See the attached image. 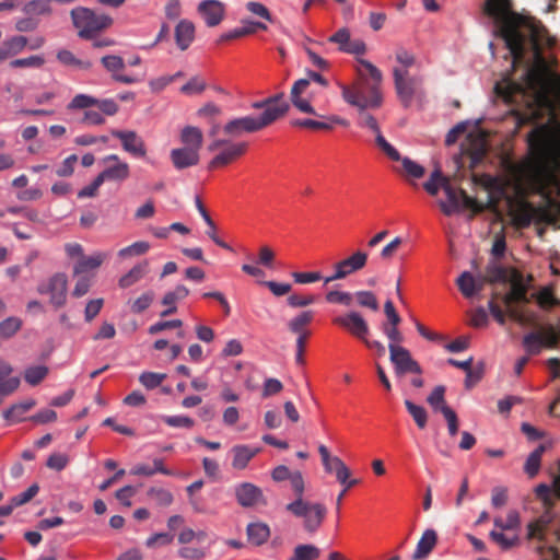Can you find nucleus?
I'll use <instances>...</instances> for the list:
<instances>
[{"mask_svg":"<svg viewBox=\"0 0 560 560\" xmlns=\"http://www.w3.org/2000/svg\"><path fill=\"white\" fill-rule=\"evenodd\" d=\"M255 109H264L262 113H269L272 117V124L283 117L290 108L289 103L284 98V93L280 92L265 100L252 104Z\"/></svg>","mask_w":560,"mask_h":560,"instance_id":"nucleus-17","label":"nucleus"},{"mask_svg":"<svg viewBox=\"0 0 560 560\" xmlns=\"http://www.w3.org/2000/svg\"><path fill=\"white\" fill-rule=\"evenodd\" d=\"M108 254L103 252H96L91 256H82L73 266V275L79 276L88 272L89 270H95L107 259Z\"/></svg>","mask_w":560,"mask_h":560,"instance_id":"nucleus-27","label":"nucleus"},{"mask_svg":"<svg viewBox=\"0 0 560 560\" xmlns=\"http://www.w3.org/2000/svg\"><path fill=\"white\" fill-rule=\"evenodd\" d=\"M545 451L546 446L544 444H540L528 455L525 462L524 470L529 477H534L538 474L541 457Z\"/></svg>","mask_w":560,"mask_h":560,"instance_id":"nucleus-40","label":"nucleus"},{"mask_svg":"<svg viewBox=\"0 0 560 560\" xmlns=\"http://www.w3.org/2000/svg\"><path fill=\"white\" fill-rule=\"evenodd\" d=\"M260 452L259 447H250L245 444L234 445L231 448L233 456L232 467L237 470L245 469L249 462Z\"/></svg>","mask_w":560,"mask_h":560,"instance_id":"nucleus-25","label":"nucleus"},{"mask_svg":"<svg viewBox=\"0 0 560 560\" xmlns=\"http://www.w3.org/2000/svg\"><path fill=\"white\" fill-rule=\"evenodd\" d=\"M489 536L503 550H509V549L513 548L515 545H517V542H518V537L517 536H514V537L510 538V537L505 536L502 533V530L501 532L491 530Z\"/></svg>","mask_w":560,"mask_h":560,"instance_id":"nucleus-60","label":"nucleus"},{"mask_svg":"<svg viewBox=\"0 0 560 560\" xmlns=\"http://www.w3.org/2000/svg\"><path fill=\"white\" fill-rule=\"evenodd\" d=\"M165 378L166 374L164 373L143 372L139 376V382L147 389H154L160 386Z\"/></svg>","mask_w":560,"mask_h":560,"instance_id":"nucleus-56","label":"nucleus"},{"mask_svg":"<svg viewBox=\"0 0 560 560\" xmlns=\"http://www.w3.org/2000/svg\"><path fill=\"white\" fill-rule=\"evenodd\" d=\"M482 12L493 20L494 33L504 40L513 68L524 62L527 50L533 51L539 65H545L541 43L547 30L540 21L515 12L512 0H486Z\"/></svg>","mask_w":560,"mask_h":560,"instance_id":"nucleus-1","label":"nucleus"},{"mask_svg":"<svg viewBox=\"0 0 560 560\" xmlns=\"http://www.w3.org/2000/svg\"><path fill=\"white\" fill-rule=\"evenodd\" d=\"M154 298H155V294L152 290H148V291L143 292L136 300L129 302L130 311L133 314L143 313L151 306V304L154 301Z\"/></svg>","mask_w":560,"mask_h":560,"instance_id":"nucleus-45","label":"nucleus"},{"mask_svg":"<svg viewBox=\"0 0 560 560\" xmlns=\"http://www.w3.org/2000/svg\"><path fill=\"white\" fill-rule=\"evenodd\" d=\"M343 100L357 108H378L382 105V94L376 84L359 81L353 85L341 84Z\"/></svg>","mask_w":560,"mask_h":560,"instance_id":"nucleus-4","label":"nucleus"},{"mask_svg":"<svg viewBox=\"0 0 560 560\" xmlns=\"http://www.w3.org/2000/svg\"><path fill=\"white\" fill-rule=\"evenodd\" d=\"M37 292L49 296V303L55 308H60L67 303L68 277L63 272H57L42 281L37 285Z\"/></svg>","mask_w":560,"mask_h":560,"instance_id":"nucleus-10","label":"nucleus"},{"mask_svg":"<svg viewBox=\"0 0 560 560\" xmlns=\"http://www.w3.org/2000/svg\"><path fill=\"white\" fill-rule=\"evenodd\" d=\"M442 189L444 190L448 202L443 200L439 201V207L445 215H452L458 211L460 203L464 208L470 209L474 213H479L483 210V206L477 199L470 197L464 189H455L451 182L443 183Z\"/></svg>","mask_w":560,"mask_h":560,"instance_id":"nucleus-8","label":"nucleus"},{"mask_svg":"<svg viewBox=\"0 0 560 560\" xmlns=\"http://www.w3.org/2000/svg\"><path fill=\"white\" fill-rule=\"evenodd\" d=\"M332 324L343 328L351 336L362 342L368 338L370 327L365 318L357 311H350L343 315L336 316Z\"/></svg>","mask_w":560,"mask_h":560,"instance_id":"nucleus-14","label":"nucleus"},{"mask_svg":"<svg viewBox=\"0 0 560 560\" xmlns=\"http://www.w3.org/2000/svg\"><path fill=\"white\" fill-rule=\"evenodd\" d=\"M269 536H270V529H269L268 525L265 523H260V522L250 523L247 526L248 540L256 546H259V545H262L264 542H266L267 539L269 538Z\"/></svg>","mask_w":560,"mask_h":560,"instance_id":"nucleus-39","label":"nucleus"},{"mask_svg":"<svg viewBox=\"0 0 560 560\" xmlns=\"http://www.w3.org/2000/svg\"><path fill=\"white\" fill-rule=\"evenodd\" d=\"M58 60L66 65V66H72L80 69H90L92 67V63L90 61H84L78 59L70 50L61 49L57 54Z\"/></svg>","mask_w":560,"mask_h":560,"instance_id":"nucleus-49","label":"nucleus"},{"mask_svg":"<svg viewBox=\"0 0 560 560\" xmlns=\"http://www.w3.org/2000/svg\"><path fill=\"white\" fill-rule=\"evenodd\" d=\"M234 494L237 503L242 508H253L260 504H267L262 490L252 482H241L236 485L234 488Z\"/></svg>","mask_w":560,"mask_h":560,"instance_id":"nucleus-15","label":"nucleus"},{"mask_svg":"<svg viewBox=\"0 0 560 560\" xmlns=\"http://www.w3.org/2000/svg\"><path fill=\"white\" fill-rule=\"evenodd\" d=\"M198 10L209 27L219 25L224 18V7L218 0L202 1Z\"/></svg>","mask_w":560,"mask_h":560,"instance_id":"nucleus-22","label":"nucleus"},{"mask_svg":"<svg viewBox=\"0 0 560 560\" xmlns=\"http://www.w3.org/2000/svg\"><path fill=\"white\" fill-rule=\"evenodd\" d=\"M150 249V244L145 241L135 242L118 250L117 256L121 259H128L144 255Z\"/></svg>","mask_w":560,"mask_h":560,"instance_id":"nucleus-43","label":"nucleus"},{"mask_svg":"<svg viewBox=\"0 0 560 560\" xmlns=\"http://www.w3.org/2000/svg\"><path fill=\"white\" fill-rule=\"evenodd\" d=\"M285 510L293 516L302 520L303 528L308 534H315L323 525L327 515V508L323 503L311 502L304 499L288 503Z\"/></svg>","mask_w":560,"mask_h":560,"instance_id":"nucleus-3","label":"nucleus"},{"mask_svg":"<svg viewBox=\"0 0 560 560\" xmlns=\"http://www.w3.org/2000/svg\"><path fill=\"white\" fill-rule=\"evenodd\" d=\"M526 288L522 283H513L511 291L502 296L505 306H512L515 302H527Z\"/></svg>","mask_w":560,"mask_h":560,"instance_id":"nucleus-44","label":"nucleus"},{"mask_svg":"<svg viewBox=\"0 0 560 560\" xmlns=\"http://www.w3.org/2000/svg\"><path fill=\"white\" fill-rule=\"evenodd\" d=\"M109 180H119L122 182L127 179L130 175L129 165L126 162H118L113 166H108L105 168Z\"/></svg>","mask_w":560,"mask_h":560,"instance_id":"nucleus-55","label":"nucleus"},{"mask_svg":"<svg viewBox=\"0 0 560 560\" xmlns=\"http://www.w3.org/2000/svg\"><path fill=\"white\" fill-rule=\"evenodd\" d=\"M352 295L353 302L355 301L359 306L370 308L374 312L378 310V301L372 291H357L352 293Z\"/></svg>","mask_w":560,"mask_h":560,"instance_id":"nucleus-46","label":"nucleus"},{"mask_svg":"<svg viewBox=\"0 0 560 560\" xmlns=\"http://www.w3.org/2000/svg\"><path fill=\"white\" fill-rule=\"evenodd\" d=\"M104 305V299H93L90 300L84 308V319L88 323H91L101 312Z\"/></svg>","mask_w":560,"mask_h":560,"instance_id":"nucleus-64","label":"nucleus"},{"mask_svg":"<svg viewBox=\"0 0 560 560\" xmlns=\"http://www.w3.org/2000/svg\"><path fill=\"white\" fill-rule=\"evenodd\" d=\"M319 555V549L314 545H299L289 560H316Z\"/></svg>","mask_w":560,"mask_h":560,"instance_id":"nucleus-48","label":"nucleus"},{"mask_svg":"<svg viewBox=\"0 0 560 560\" xmlns=\"http://www.w3.org/2000/svg\"><path fill=\"white\" fill-rule=\"evenodd\" d=\"M521 521H520V514L515 510H511L505 520H502L501 517L494 518V526L499 528L500 530H512L520 527Z\"/></svg>","mask_w":560,"mask_h":560,"instance_id":"nucleus-51","label":"nucleus"},{"mask_svg":"<svg viewBox=\"0 0 560 560\" xmlns=\"http://www.w3.org/2000/svg\"><path fill=\"white\" fill-rule=\"evenodd\" d=\"M50 0H32L24 5V12L28 15H42L50 12Z\"/></svg>","mask_w":560,"mask_h":560,"instance_id":"nucleus-58","label":"nucleus"},{"mask_svg":"<svg viewBox=\"0 0 560 560\" xmlns=\"http://www.w3.org/2000/svg\"><path fill=\"white\" fill-rule=\"evenodd\" d=\"M456 284L465 298H472L482 290L483 281H477L469 271H464L458 277Z\"/></svg>","mask_w":560,"mask_h":560,"instance_id":"nucleus-36","label":"nucleus"},{"mask_svg":"<svg viewBox=\"0 0 560 560\" xmlns=\"http://www.w3.org/2000/svg\"><path fill=\"white\" fill-rule=\"evenodd\" d=\"M48 372L46 365L30 366L24 371V380L27 384L36 386L48 375Z\"/></svg>","mask_w":560,"mask_h":560,"instance_id":"nucleus-47","label":"nucleus"},{"mask_svg":"<svg viewBox=\"0 0 560 560\" xmlns=\"http://www.w3.org/2000/svg\"><path fill=\"white\" fill-rule=\"evenodd\" d=\"M149 272L148 260L135 265L127 273L121 276L118 280V285L121 289H127L139 282Z\"/></svg>","mask_w":560,"mask_h":560,"instance_id":"nucleus-32","label":"nucleus"},{"mask_svg":"<svg viewBox=\"0 0 560 560\" xmlns=\"http://www.w3.org/2000/svg\"><path fill=\"white\" fill-rule=\"evenodd\" d=\"M535 493L536 497L542 502L544 508L546 510V514L530 522L527 525V538H536L541 540L544 537V532L546 530L551 521V516H549V513L555 508L556 501L560 500V497L555 494L553 483L551 485V487L545 483L538 485L535 489ZM540 555V560H560V552L555 547L541 549Z\"/></svg>","mask_w":560,"mask_h":560,"instance_id":"nucleus-2","label":"nucleus"},{"mask_svg":"<svg viewBox=\"0 0 560 560\" xmlns=\"http://www.w3.org/2000/svg\"><path fill=\"white\" fill-rule=\"evenodd\" d=\"M35 406V400L28 399L19 404L12 405L10 408L5 409L2 413L3 418L10 422L15 423L23 420L24 413H26L30 409Z\"/></svg>","mask_w":560,"mask_h":560,"instance_id":"nucleus-38","label":"nucleus"},{"mask_svg":"<svg viewBox=\"0 0 560 560\" xmlns=\"http://www.w3.org/2000/svg\"><path fill=\"white\" fill-rule=\"evenodd\" d=\"M97 103V98L86 95V94H77L71 102L67 105L69 110L74 109H90L91 107H95Z\"/></svg>","mask_w":560,"mask_h":560,"instance_id":"nucleus-53","label":"nucleus"},{"mask_svg":"<svg viewBox=\"0 0 560 560\" xmlns=\"http://www.w3.org/2000/svg\"><path fill=\"white\" fill-rule=\"evenodd\" d=\"M357 71L361 81L370 82V84H376L377 88L381 86L383 80L382 72L369 60L358 59Z\"/></svg>","mask_w":560,"mask_h":560,"instance_id":"nucleus-30","label":"nucleus"},{"mask_svg":"<svg viewBox=\"0 0 560 560\" xmlns=\"http://www.w3.org/2000/svg\"><path fill=\"white\" fill-rule=\"evenodd\" d=\"M558 343V336L552 327L545 331L529 332L524 336L523 345L533 354L540 352L544 346L553 347Z\"/></svg>","mask_w":560,"mask_h":560,"instance_id":"nucleus-18","label":"nucleus"},{"mask_svg":"<svg viewBox=\"0 0 560 560\" xmlns=\"http://www.w3.org/2000/svg\"><path fill=\"white\" fill-rule=\"evenodd\" d=\"M209 152L221 150L208 163V170H214L231 164L245 154L247 150L246 142H232L229 139H213L208 145Z\"/></svg>","mask_w":560,"mask_h":560,"instance_id":"nucleus-7","label":"nucleus"},{"mask_svg":"<svg viewBox=\"0 0 560 560\" xmlns=\"http://www.w3.org/2000/svg\"><path fill=\"white\" fill-rule=\"evenodd\" d=\"M39 491V487L37 483H33L25 491L14 495L11 501L13 502V506L18 508L23 504L30 502Z\"/></svg>","mask_w":560,"mask_h":560,"instance_id":"nucleus-63","label":"nucleus"},{"mask_svg":"<svg viewBox=\"0 0 560 560\" xmlns=\"http://www.w3.org/2000/svg\"><path fill=\"white\" fill-rule=\"evenodd\" d=\"M376 145L393 161H400L399 152L383 137L382 132L375 135Z\"/></svg>","mask_w":560,"mask_h":560,"instance_id":"nucleus-59","label":"nucleus"},{"mask_svg":"<svg viewBox=\"0 0 560 560\" xmlns=\"http://www.w3.org/2000/svg\"><path fill=\"white\" fill-rule=\"evenodd\" d=\"M27 45L25 36H13L0 45V62L22 52Z\"/></svg>","mask_w":560,"mask_h":560,"instance_id":"nucleus-34","label":"nucleus"},{"mask_svg":"<svg viewBox=\"0 0 560 560\" xmlns=\"http://www.w3.org/2000/svg\"><path fill=\"white\" fill-rule=\"evenodd\" d=\"M393 75L398 98L405 107H409L417 93L420 80L416 77H409L407 69L394 68Z\"/></svg>","mask_w":560,"mask_h":560,"instance_id":"nucleus-13","label":"nucleus"},{"mask_svg":"<svg viewBox=\"0 0 560 560\" xmlns=\"http://www.w3.org/2000/svg\"><path fill=\"white\" fill-rule=\"evenodd\" d=\"M22 320L18 317H8L0 323V336L2 338H11L14 336L21 328Z\"/></svg>","mask_w":560,"mask_h":560,"instance_id":"nucleus-54","label":"nucleus"},{"mask_svg":"<svg viewBox=\"0 0 560 560\" xmlns=\"http://www.w3.org/2000/svg\"><path fill=\"white\" fill-rule=\"evenodd\" d=\"M73 25L79 30V36L84 39L93 38L98 32L109 27L113 19L106 14H96L88 8H77L71 11Z\"/></svg>","mask_w":560,"mask_h":560,"instance_id":"nucleus-5","label":"nucleus"},{"mask_svg":"<svg viewBox=\"0 0 560 560\" xmlns=\"http://www.w3.org/2000/svg\"><path fill=\"white\" fill-rule=\"evenodd\" d=\"M195 38V26L188 20H182L175 27V40L180 50H186Z\"/></svg>","mask_w":560,"mask_h":560,"instance_id":"nucleus-31","label":"nucleus"},{"mask_svg":"<svg viewBox=\"0 0 560 560\" xmlns=\"http://www.w3.org/2000/svg\"><path fill=\"white\" fill-rule=\"evenodd\" d=\"M148 497L161 506H168L173 502V494L163 488H150L148 490Z\"/></svg>","mask_w":560,"mask_h":560,"instance_id":"nucleus-57","label":"nucleus"},{"mask_svg":"<svg viewBox=\"0 0 560 560\" xmlns=\"http://www.w3.org/2000/svg\"><path fill=\"white\" fill-rule=\"evenodd\" d=\"M369 108H358V126L370 129L375 135L381 131L376 118L368 112Z\"/></svg>","mask_w":560,"mask_h":560,"instance_id":"nucleus-52","label":"nucleus"},{"mask_svg":"<svg viewBox=\"0 0 560 560\" xmlns=\"http://www.w3.org/2000/svg\"><path fill=\"white\" fill-rule=\"evenodd\" d=\"M189 290L185 285H177L173 291L166 292L161 302L167 307L161 313V316L166 317L176 313V303L187 298Z\"/></svg>","mask_w":560,"mask_h":560,"instance_id":"nucleus-28","label":"nucleus"},{"mask_svg":"<svg viewBox=\"0 0 560 560\" xmlns=\"http://www.w3.org/2000/svg\"><path fill=\"white\" fill-rule=\"evenodd\" d=\"M438 542V534L434 529H425L419 539L412 560H424L432 552Z\"/></svg>","mask_w":560,"mask_h":560,"instance_id":"nucleus-26","label":"nucleus"},{"mask_svg":"<svg viewBox=\"0 0 560 560\" xmlns=\"http://www.w3.org/2000/svg\"><path fill=\"white\" fill-rule=\"evenodd\" d=\"M272 124L269 113H261L260 116H244L228 121L223 132L232 138L241 137L243 133H254L262 130Z\"/></svg>","mask_w":560,"mask_h":560,"instance_id":"nucleus-9","label":"nucleus"},{"mask_svg":"<svg viewBox=\"0 0 560 560\" xmlns=\"http://www.w3.org/2000/svg\"><path fill=\"white\" fill-rule=\"evenodd\" d=\"M325 118V121H320V120H315V119H311V118H299V119H293L291 121V125L294 126V127H300V128H306V129H313V130H330L332 129V125L334 124H338V125H343V126H347L348 122L347 120L338 117V116H323Z\"/></svg>","mask_w":560,"mask_h":560,"instance_id":"nucleus-24","label":"nucleus"},{"mask_svg":"<svg viewBox=\"0 0 560 560\" xmlns=\"http://www.w3.org/2000/svg\"><path fill=\"white\" fill-rule=\"evenodd\" d=\"M203 135L198 127L186 126L180 131V142L184 147L200 152Z\"/></svg>","mask_w":560,"mask_h":560,"instance_id":"nucleus-37","label":"nucleus"},{"mask_svg":"<svg viewBox=\"0 0 560 560\" xmlns=\"http://www.w3.org/2000/svg\"><path fill=\"white\" fill-rule=\"evenodd\" d=\"M112 136L119 139L122 149L137 158H143L147 154L145 143L136 131L132 130H112Z\"/></svg>","mask_w":560,"mask_h":560,"instance_id":"nucleus-19","label":"nucleus"},{"mask_svg":"<svg viewBox=\"0 0 560 560\" xmlns=\"http://www.w3.org/2000/svg\"><path fill=\"white\" fill-rule=\"evenodd\" d=\"M170 160L177 171L194 167L200 162V152L186 147L174 148L170 151Z\"/></svg>","mask_w":560,"mask_h":560,"instance_id":"nucleus-20","label":"nucleus"},{"mask_svg":"<svg viewBox=\"0 0 560 560\" xmlns=\"http://www.w3.org/2000/svg\"><path fill=\"white\" fill-rule=\"evenodd\" d=\"M325 299L328 303L341 304L345 306H351L353 304L352 293L345 291H329Z\"/></svg>","mask_w":560,"mask_h":560,"instance_id":"nucleus-61","label":"nucleus"},{"mask_svg":"<svg viewBox=\"0 0 560 560\" xmlns=\"http://www.w3.org/2000/svg\"><path fill=\"white\" fill-rule=\"evenodd\" d=\"M314 319V312L311 310L303 311L294 316L288 323V329L298 336L305 334V336H310L311 331L307 329V326Z\"/></svg>","mask_w":560,"mask_h":560,"instance_id":"nucleus-35","label":"nucleus"},{"mask_svg":"<svg viewBox=\"0 0 560 560\" xmlns=\"http://www.w3.org/2000/svg\"><path fill=\"white\" fill-rule=\"evenodd\" d=\"M369 254L363 249L354 250L350 256L334 265V275L325 279V283L341 280L365 268Z\"/></svg>","mask_w":560,"mask_h":560,"instance_id":"nucleus-11","label":"nucleus"},{"mask_svg":"<svg viewBox=\"0 0 560 560\" xmlns=\"http://www.w3.org/2000/svg\"><path fill=\"white\" fill-rule=\"evenodd\" d=\"M162 421L173 428H187L194 427L195 421L187 416H162Z\"/></svg>","mask_w":560,"mask_h":560,"instance_id":"nucleus-62","label":"nucleus"},{"mask_svg":"<svg viewBox=\"0 0 560 560\" xmlns=\"http://www.w3.org/2000/svg\"><path fill=\"white\" fill-rule=\"evenodd\" d=\"M318 453L325 471L334 474L338 482L346 485L348 477H350V470L341 458L332 456L324 444L318 446Z\"/></svg>","mask_w":560,"mask_h":560,"instance_id":"nucleus-16","label":"nucleus"},{"mask_svg":"<svg viewBox=\"0 0 560 560\" xmlns=\"http://www.w3.org/2000/svg\"><path fill=\"white\" fill-rule=\"evenodd\" d=\"M528 145L537 159L542 160L547 154L548 143L544 127L533 129L528 135Z\"/></svg>","mask_w":560,"mask_h":560,"instance_id":"nucleus-29","label":"nucleus"},{"mask_svg":"<svg viewBox=\"0 0 560 560\" xmlns=\"http://www.w3.org/2000/svg\"><path fill=\"white\" fill-rule=\"evenodd\" d=\"M405 406L409 415L412 417L417 427L423 430L428 423V412L424 407L416 405L409 399L405 400Z\"/></svg>","mask_w":560,"mask_h":560,"instance_id":"nucleus-42","label":"nucleus"},{"mask_svg":"<svg viewBox=\"0 0 560 560\" xmlns=\"http://www.w3.org/2000/svg\"><path fill=\"white\" fill-rule=\"evenodd\" d=\"M445 387L438 385L434 387L432 393L428 396L427 401L434 411L442 412L443 408L448 407L445 402Z\"/></svg>","mask_w":560,"mask_h":560,"instance_id":"nucleus-50","label":"nucleus"},{"mask_svg":"<svg viewBox=\"0 0 560 560\" xmlns=\"http://www.w3.org/2000/svg\"><path fill=\"white\" fill-rule=\"evenodd\" d=\"M308 86L310 80L299 79L295 81L290 92L291 102L293 106L300 112L319 116L311 105L310 101L302 97V94L307 90Z\"/></svg>","mask_w":560,"mask_h":560,"instance_id":"nucleus-21","label":"nucleus"},{"mask_svg":"<svg viewBox=\"0 0 560 560\" xmlns=\"http://www.w3.org/2000/svg\"><path fill=\"white\" fill-rule=\"evenodd\" d=\"M522 78L523 82H514L510 79H506L501 83H497L494 86L495 93L506 103H512L515 95L524 96L527 90L535 89L539 82L540 72L536 68L527 66Z\"/></svg>","mask_w":560,"mask_h":560,"instance_id":"nucleus-6","label":"nucleus"},{"mask_svg":"<svg viewBox=\"0 0 560 560\" xmlns=\"http://www.w3.org/2000/svg\"><path fill=\"white\" fill-rule=\"evenodd\" d=\"M257 30H267V25L261 22L250 21L243 27L235 28L222 36L223 40L234 39L246 35L254 34Z\"/></svg>","mask_w":560,"mask_h":560,"instance_id":"nucleus-41","label":"nucleus"},{"mask_svg":"<svg viewBox=\"0 0 560 560\" xmlns=\"http://www.w3.org/2000/svg\"><path fill=\"white\" fill-rule=\"evenodd\" d=\"M101 62L103 67L112 73V78L120 83L131 84L137 80L130 75L119 74L118 72L125 69V61L120 56L106 55L102 57Z\"/></svg>","mask_w":560,"mask_h":560,"instance_id":"nucleus-23","label":"nucleus"},{"mask_svg":"<svg viewBox=\"0 0 560 560\" xmlns=\"http://www.w3.org/2000/svg\"><path fill=\"white\" fill-rule=\"evenodd\" d=\"M388 350L389 360L394 365V371L397 377H401L407 373H413L417 375L422 374L420 364L411 357L408 349L388 345Z\"/></svg>","mask_w":560,"mask_h":560,"instance_id":"nucleus-12","label":"nucleus"},{"mask_svg":"<svg viewBox=\"0 0 560 560\" xmlns=\"http://www.w3.org/2000/svg\"><path fill=\"white\" fill-rule=\"evenodd\" d=\"M447 363L452 366H455V368H458V369L465 371V373H466L465 387L467 389H470L471 387H474L481 380L482 371L474 370L471 368L472 357H470L469 359H467L465 361H458V360L451 358L447 360Z\"/></svg>","mask_w":560,"mask_h":560,"instance_id":"nucleus-33","label":"nucleus"}]
</instances>
